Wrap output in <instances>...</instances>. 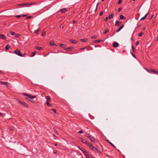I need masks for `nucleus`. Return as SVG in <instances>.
<instances>
[{"label": "nucleus", "mask_w": 158, "mask_h": 158, "mask_svg": "<svg viewBox=\"0 0 158 158\" xmlns=\"http://www.w3.org/2000/svg\"><path fill=\"white\" fill-rule=\"evenodd\" d=\"M14 53L16 55L21 57L23 56L24 55H25L24 54L23 55L20 52V50L18 49L14 51Z\"/></svg>", "instance_id": "nucleus-1"}, {"label": "nucleus", "mask_w": 158, "mask_h": 158, "mask_svg": "<svg viewBox=\"0 0 158 158\" xmlns=\"http://www.w3.org/2000/svg\"><path fill=\"white\" fill-rule=\"evenodd\" d=\"M148 73H154L155 74H157L158 75V71L155 70H154L152 69H148Z\"/></svg>", "instance_id": "nucleus-2"}, {"label": "nucleus", "mask_w": 158, "mask_h": 158, "mask_svg": "<svg viewBox=\"0 0 158 158\" xmlns=\"http://www.w3.org/2000/svg\"><path fill=\"white\" fill-rule=\"evenodd\" d=\"M18 101L19 102V103H20L21 105L25 107H28V105L26 103L24 102H22L19 100H18Z\"/></svg>", "instance_id": "nucleus-3"}, {"label": "nucleus", "mask_w": 158, "mask_h": 158, "mask_svg": "<svg viewBox=\"0 0 158 158\" xmlns=\"http://www.w3.org/2000/svg\"><path fill=\"white\" fill-rule=\"evenodd\" d=\"M79 141H81L82 143H85L86 144H87L88 143V142L85 140L83 139L81 137L79 138Z\"/></svg>", "instance_id": "nucleus-4"}, {"label": "nucleus", "mask_w": 158, "mask_h": 158, "mask_svg": "<svg viewBox=\"0 0 158 158\" xmlns=\"http://www.w3.org/2000/svg\"><path fill=\"white\" fill-rule=\"evenodd\" d=\"M85 155L87 158H93L94 157L92 155L89 154L88 152H87V153Z\"/></svg>", "instance_id": "nucleus-5"}, {"label": "nucleus", "mask_w": 158, "mask_h": 158, "mask_svg": "<svg viewBox=\"0 0 158 158\" xmlns=\"http://www.w3.org/2000/svg\"><path fill=\"white\" fill-rule=\"evenodd\" d=\"M86 145L89 147V148L91 150H92L93 148H94V147L93 144L90 143L88 142Z\"/></svg>", "instance_id": "nucleus-6"}, {"label": "nucleus", "mask_w": 158, "mask_h": 158, "mask_svg": "<svg viewBox=\"0 0 158 158\" xmlns=\"http://www.w3.org/2000/svg\"><path fill=\"white\" fill-rule=\"evenodd\" d=\"M73 48H74L73 47H69L65 48L64 49V50L65 51H70L73 50Z\"/></svg>", "instance_id": "nucleus-7"}, {"label": "nucleus", "mask_w": 158, "mask_h": 158, "mask_svg": "<svg viewBox=\"0 0 158 158\" xmlns=\"http://www.w3.org/2000/svg\"><path fill=\"white\" fill-rule=\"evenodd\" d=\"M0 84L2 85H6L7 86H8V84H9L8 82H6L5 81H0Z\"/></svg>", "instance_id": "nucleus-8"}, {"label": "nucleus", "mask_w": 158, "mask_h": 158, "mask_svg": "<svg viewBox=\"0 0 158 158\" xmlns=\"http://www.w3.org/2000/svg\"><path fill=\"white\" fill-rule=\"evenodd\" d=\"M78 148L85 154L87 153V151H86L85 149H81L79 146H78Z\"/></svg>", "instance_id": "nucleus-9"}, {"label": "nucleus", "mask_w": 158, "mask_h": 158, "mask_svg": "<svg viewBox=\"0 0 158 158\" xmlns=\"http://www.w3.org/2000/svg\"><path fill=\"white\" fill-rule=\"evenodd\" d=\"M118 44L116 42H114L112 44V46L114 48H116L118 47Z\"/></svg>", "instance_id": "nucleus-10"}, {"label": "nucleus", "mask_w": 158, "mask_h": 158, "mask_svg": "<svg viewBox=\"0 0 158 158\" xmlns=\"http://www.w3.org/2000/svg\"><path fill=\"white\" fill-rule=\"evenodd\" d=\"M50 44L51 46H57V45L55 43L54 41L52 40H51L50 41Z\"/></svg>", "instance_id": "nucleus-11"}, {"label": "nucleus", "mask_w": 158, "mask_h": 158, "mask_svg": "<svg viewBox=\"0 0 158 158\" xmlns=\"http://www.w3.org/2000/svg\"><path fill=\"white\" fill-rule=\"evenodd\" d=\"M6 37L3 34H0V39L2 40H6Z\"/></svg>", "instance_id": "nucleus-12"}, {"label": "nucleus", "mask_w": 158, "mask_h": 158, "mask_svg": "<svg viewBox=\"0 0 158 158\" xmlns=\"http://www.w3.org/2000/svg\"><path fill=\"white\" fill-rule=\"evenodd\" d=\"M60 10L61 13H64L67 11V10L65 8H64L60 9Z\"/></svg>", "instance_id": "nucleus-13"}, {"label": "nucleus", "mask_w": 158, "mask_h": 158, "mask_svg": "<svg viewBox=\"0 0 158 158\" xmlns=\"http://www.w3.org/2000/svg\"><path fill=\"white\" fill-rule=\"evenodd\" d=\"M124 25H123L119 28L117 29L116 30V32H119L124 27Z\"/></svg>", "instance_id": "nucleus-14"}, {"label": "nucleus", "mask_w": 158, "mask_h": 158, "mask_svg": "<svg viewBox=\"0 0 158 158\" xmlns=\"http://www.w3.org/2000/svg\"><path fill=\"white\" fill-rule=\"evenodd\" d=\"M121 23L118 21L116 20L115 22V25L116 26H118L120 25Z\"/></svg>", "instance_id": "nucleus-15"}, {"label": "nucleus", "mask_w": 158, "mask_h": 158, "mask_svg": "<svg viewBox=\"0 0 158 158\" xmlns=\"http://www.w3.org/2000/svg\"><path fill=\"white\" fill-rule=\"evenodd\" d=\"M89 139L92 142H94L95 141V139L93 137L91 136L89 138Z\"/></svg>", "instance_id": "nucleus-16"}, {"label": "nucleus", "mask_w": 158, "mask_h": 158, "mask_svg": "<svg viewBox=\"0 0 158 158\" xmlns=\"http://www.w3.org/2000/svg\"><path fill=\"white\" fill-rule=\"evenodd\" d=\"M102 41L103 40H95L93 41V43H97L102 42Z\"/></svg>", "instance_id": "nucleus-17"}, {"label": "nucleus", "mask_w": 158, "mask_h": 158, "mask_svg": "<svg viewBox=\"0 0 158 158\" xmlns=\"http://www.w3.org/2000/svg\"><path fill=\"white\" fill-rule=\"evenodd\" d=\"M59 46L62 48H64L67 46V45L66 44H59Z\"/></svg>", "instance_id": "nucleus-18"}, {"label": "nucleus", "mask_w": 158, "mask_h": 158, "mask_svg": "<svg viewBox=\"0 0 158 158\" xmlns=\"http://www.w3.org/2000/svg\"><path fill=\"white\" fill-rule=\"evenodd\" d=\"M114 13H112L110 15H109V16H108V18L109 19H112V18L114 16Z\"/></svg>", "instance_id": "nucleus-19"}, {"label": "nucleus", "mask_w": 158, "mask_h": 158, "mask_svg": "<svg viewBox=\"0 0 158 158\" xmlns=\"http://www.w3.org/2000/svg\"><path fill=\"white\" fill-rule=\"evenodd\" d=\"M87 39L86 38H84L80 39V40L83 42H85L87 41Z\"/></svg>", "instance_id": "nucleus-20"}, {"label": "nucleus", "mask_w": 158, "mask_h": 158, "mask_svg": "<svg viewBox=\"0 0 158 158\" xmlns=\"http://www.w3.org/2000/svg\"><path fill=\"white\" fill-rule=\"evenodd\" d=\"M10 47V46L9 44H7L5 46V49L6 50H8Z\"/></svg>", "instance_id": "nucleus-21"}, {"label": "nucleus", "mask_w": 158, "mask_h": 158, "mask_svg": "<svg viewBox=\"0 0 158 158\" xmlns=\"http://www.w3.org/2000/svg\"><path fill=\"white\" fill-rule=\"evenodd\" d=\"M106 141L109 143L110 144V145H112L113 147H114V148H116V147L113 144H112L111 142H110L107 139L106 140Z\"/></svg>", "instance_id": "nucleus-22"}, {"label": "nucleus", "mask_w": 158, "mask_h": 158, "mask_svg": "<svg viewBox=\"0 0 158 158\" xmlns=\"http://www.w3.org/2000/svg\"><path fill=\"white\" fill-rule=\"evenodd\" d=\"M45 98H46V99H47L46 101H48V102H50V98L49 96H45Z\"/></svg>", "instance_id": "nucleus-23"}, {"label": "nucleus", "mask_w": 158, "mask_h": 158, "mask_svg": "<svg viewBox=\"0 0 158 158\" xmlns=\"http://www.w3.org/2000/svg\"><path fill=\"white\" fill-rule=\"evenodd\" d=\"M70 42L73 44H76L77 43V41L76 40H70Z\"/></svg>", "instance_id": "nucleus-24"}, {"label": "nucleus", "mask_w": 158, "mask_h": 158, "mask_svg": "<svg viewBox=\"0 0 158 158\" xmlns=\"http://www.w3.org/2000/svg\"><path fill=\"white\" fill-rule=\"evenodd\" d=\"M120 19H121L123 20L125 19V17L123 15H120Z\"/></svg>", "instance_id": "nucleus-25"}, {"label": "nucleus", "mask_w": 158, "mask_h": 158, "mask_svg": "<svg viewBox=\"0 0 158 158\" xmlns=\"http://www.w3.org/2000/svg\"><path fill=\"white\" fill-rule=\"evenodd\" d=\"M85 136L88 138L89 139V138H90V137L91 136V135H90L89 134H88V133H86V134L85 135Z\"/></svg>", "instance_id": "nucleus-26"}, {"label": "nucleus", "mask_w": 158, "mask_h": 158, "mask_svg": "<svg viewBox=\"0 0 158 158\" xmlns=\"http://www.w3.org/2000/svg\"><path fill=\"white\" fill-rule=\"evenodd\" d=\"M36 49L40 51L42 49V48L36 46Z\"/></svg>", "instance_id": "nucleus-27"}, {"label": "nucleus", "mask_w": 158, "mask_h": 158, "mask_svg": "<svg viewBox=\"0 0 158 158\" xmlns=\"http://www.w3.org/2000/svg\"><path fill=\"white\" fill-rule=\"evenodd\" d=\"M109 29H105V30L104 32H103V34H106L108 32H109Z\"/></svg>", "instance_id": "nucleus-28"}, {"label": "nucleus", "mask_w": 158, "mask_h": 158, "mask_svg": "<svg viewBox=\"0 0 158 158\" xmlns=\"http://www.w3.org/2000/svg\"><path fill=\"white\" fill-rule=\"evenodd\" d=\"M36 98V96H30L29 95V97H28V98L29 99V98L31 99H33L35 98Z\"/></svg>", "instance_id": "nucleus-29"}, {"label": "nucleus", "mask_w": 158, "mask_h": 158, "mask_svg": "<svg viewBox=\"0 0 158 158\" xmlns=\"http://www.w3.org/2000/svg\"><path fill=\"white\" fill-rule=\"evenodd\" d=\"M50 102H48V101H46V103L47 106L48 107H51L52 106V105L50 104L49 103Z\"/></svg>", "instance_id": "nucleus-30"}, {"label": "nucleus", "mask_w": 158, "mask_h": 158, "mask_svg": "<svg viewBox=\"0 0 158 158\" xmlns=\"http://www.w3.org/2000/svg\"><path fill=\"white\" fill-rule=\"evenodd\" d=\"M21 36L19 34H15V37L16 38H19Z\"/></svg>", "instance_id": "nucleus-31"}, {"label": "nucleus", "mask_w": 158, "mask_h": 158, "mask_svg": "<svg viewBox=\"0 0 158 158\" xmlns=\"http://www.w3.org/2000/svg\"><path fill=\"white\" fill-rule=\"evenodd\" d=\"M20 5L21 6H28V3H22V4H20Z\"/></svg>", "instance_id": "nucleus-32"}, {"label": "nucleus", "mask_w": 158, "mask_h": 158, "mask_svg": "<svg viewBox=\"0 0 158 158\" xmlns=\"http://www.w3.org/2000/svg\"><path fill=\"white\" fill-rule=\"evenodd\" d=\"M143 34V32H141L139 33L138 34V36L139 37H140L142 36Z\"/></svg>", "instance_id": "nucleus-33"}, {"label": "nucleus", "mask_w": 158, "mask_h": 158, "mask_svg": "<svg viewBox=\"0 0 158 158\" xmlns=\"http://www.w3.org/2000/svg\"><path fill=\"white\" fill-rule=\"evenodd\" d=\"M39 31H40V29H38L36 30L35 31V33L36 34H38Z\"/></svg>", "instance_id": "nucleus-34"}, {"label": "nucleus", "mask_w": 158, "mask_h": 158, "mask_svg": "<svg viewBox=\"0 0 158 158\" xmlns=\"http://www.w3.org/2000/svg\"><path fill=\"white\" fill-rule=\"evenodd\" d=\"M35 4V2H31L28 3V6H31V5H33V4Z\"/></svg>", "instance_id": "nucleus-35"}, {"label": "nucleus", "mask_w": 158, "mask_h": 158, "mask_svg": "<svg viewBox=\"0 0 158 158\" xmlns=\"http://www.w3.org/2000/svg\"><path fill=\"white\" fill-rule=\"evenodd\" d=\"M96 151L98 152L99 153H101V152L100 151V148H97V150Z\"/></svg>", "instance_id": "nucleus-36"}, {"label": "nucleus", "mask_w": 158, "mask_h": 158, "mask_svg": "<svg viewBox=\"0 0 158 158\" xmlns=\"http://www.w3.org/2000/svg\"><path fill=\"white\" fill-rule=\"evenodd\" d=\"M32 17V16H29L27 17L26 18V19H30Z\"/></svg>", "instance_id": "nucleus-37"}, {"label": "nucleus", "mask_w": 158, "mask_h": 158, "mask_svg": "<svg viewBox=\"0 0 158 158\" xmlns=\"http://www.w3.org/2000/svg\"><path fill=\"white\" fill-rule=\"evenodd\" d=\"M23 94L24 95H25L27 96H28V97H29V95H30L29 94L27 93H23Z\"/></svg>", "instance_id": "nucleus-38"}, {"label": "nucleus", "mask_w": 158, "mask_h": 158, "mask_svg": "<svg viewBox=\"0 0 158 158\" xmlns=\"http://www.w3.org/2000/svg\"><path fill=\"white\" fill-rule=\"evenodd\" d=\"M122 0H119L118 2V4L119 5L120 4L122 3Z\"/></svg>", "instance_id": "nucleus-39"}, {"label": "nucleus", "mask_w": 158, "mask_h": 158, "mask_svg": "<svg viewBox=\"0 0 158 158\" xmlns=\"http://www.w3.org/2000/svg\"><path fill=\"white\" fill-rule=\"evenodd\" d=\"M131 48L133 52H134L135 51V50L134 47V46L133 45L131 46Z\"/></svg>", "instance_id": "nucleus-40"}, {"label": "nucleus", "mask_w": 158, "mask_h": 158, "mask_svg": "<svg viewBox=\"0 0 158 158\" xmlns=\"http://www.w3.org/2000/svg\"><path fill=\"white\" fill-rule=\"evenodd\" d=\"M94 152H95V151H97V148L94 147V148H93L92 149Z\"/></svg>", "instance_id": "nucleus-41"}, {"label": "nucleus", "mask_w": 158, "mask_h": 158, "mask_svg": "<svg viewBox=\"0 0 158 158\" xmlns=\"http://www.w3.org/2000/svg\"><path fill=\"white\" fill-rule=\"evenodd\" d=\"M10 34L11 35H15V33L14 32H13V31H10Z\"/></svg>", "instance_id": "nucleus-42"}, {"label": "nucleus", "mask_w": 158, "mask_h": 158, "mask_svg": "<svg viewBox=\"0 0 158 158\" xmlns=\"http://www.w3.org/2000/svg\"><path fill=\"white\" fill-rule=\"evenodd\" d=\"M15 17H16V18H19L21 17H22V15H16L15 16Z\"/></svg>", "instance_id": "nucleus-43"}, {"label": "nucleus", "mask_w": 158, "mask_h": 158, "mask_svg": "<svg viewBox=\"0 0 158 158\" xmlns=\"http://www.w3.org/2000/svg\"><path fill=\"white\" fill-rule=\"evenodd\" d=\"M52 111H53L55 113H56V111L55 109H51Z\"/></svg>", "instance_id": "nucleus-44"}, {"label": "nucleus", "mask_w": 158, "mask_h": 158, "mask_svg": "<svg viewBox=\"0 0 158 158\" xmlns=\"http://www.w3.org/2000/svg\"><path fill=\"white\" fill-rule=\"evenodd\" d=\"M154 40L155 41H158V35L155 38Z\"/></svg>", "instance_id": "nucleus-45"}, {"label": "nucleus", "mask_w": 158, "mask_h": 158, "mask_svg": "<svg viewBox=\"0 0 158 158\" xmlns=\"http://www.w3.org/2000/svg\"><path fill=\"white\" fill-rule=\"evenodd\" d=\"M35 55V52H33L32 53V55H31L30 56L31 57H33V56H34Z\"/></svg>", "instance_id": "nucleus-46"}, {"label": "nucleus", "mask_w": 158, "mask_h": 158, "mask_svg": "<svg viewBox=\"0 0 158 158\" xmlns=\"http://www.w3.org/2000/svg\"><path fill=\"white\" fill-rule=\"evenodd\" d=\"M103 11H101L99 13V15L100 16H102L103 14Z\"/></svg>", "instance_id": "nucleus-47"}, {"label": "nucleus", "mask_w": 158, "mask_h": 158, "mask_svg": "<svg viewBox=\"0 0 158 158\" xmlns=\"http://www.w3.org/2000/svg\"><path fill=\"white\" fill-rule=\"evenodd\" d=\"M45 35H46V32H43L42 34V35L43 36H44Z\"/></svg>", "instance_id": "nucleus-48"}, {"label": "nucleus", "mask_w": 158, "mask_h": 158, "mask_svg": "<svg viewBox=\"0 0 158 158\" xmlns=\"http://www.w3.org/2000/svg\"><path fill=\"white\" fill-rule=\"evenodd\" d=\"M122 10V8H119L118 9V12H120Z\"/></svg>", "instance_id": "nucleus-49"}, {"label": "nucleus", "mask_w": 158, "mask_h": 158, "mask_svg": "<svg viewBox=\"0 0 158 158\" xmlns=\"http://www.w3.org/2000/svg\"><path fill=\"white\" fill-rule=\"evenodd\" d=\"M108 19V17H106L104 19V20L105 21H106Z\"/></svg>", "instance_id": "nucleus-50"}, {"label": "nucleus", "mask_w": 158, "mask_h": 158, "mask_svg": "<svg viewBox=\"0 0 158 158\" xmlns=\"http://www.w3.org/2000/svg\"><path fill=\"white\" fill-rule=\"evenodd\" d=\"M139 41H137L136 42V43H135V45H137L139 44Z\"/></svg>", "instance_id": "nucleus-51"}, {"label": "nucleus", "mask_w": 158, "mask_h": 158, "mask_svg": "<svg viewBox=\"0 0 158 158\" xmlns=\"http://www.w3.org/2000/svg\"><path fill=\"white\" fill-rule=\"evenodd\" d=\"M146 18V17H144H144H142L140 19L141 20H144V19H145Z\"/></svg>", "instance_id": "nucleus-52"}, {"label": "nucleus", "mask_w": 158, "mask_h": 158, "mask_svg": "<svg viewBox=\"0 0 158 158\" xmlns=\"http://www.w3.org/2000/svg\"><path fill=\"white\" fill-rule=\"evenodd\" d=\"M153 16H154V15H153L151 16V17H150V18L149 19V20H150V19H152L153 18Z\"/></svg>", "instance_id": "nucleus-53"}, {"label": "nucleus", "mask_w": 158, "mask_h": 158, "mask_svg": "<svg viewBox=\"0 0 158 158\" xmlns=\"http://www.w3.org/2000/svg\"><path fill=\"white\" fill-rule=\"evenodd\" d=\"M96 37L95 36H92L91 37V38L92 39H95L96 38Z\"/></svg>", "instance_id": "nucleus-54"}, {"label": "nucleus", "mask_w": 158, "mask_h": 158, "mask_svg": "<svg viewBox=\"0 0 158 158\" xmlns=\"http://www.w3.org/2000/svg\"><path fill=\"white\" fill-rule=\"evenodd\" d=\"M131 54H132V55L135 58H136V57H135V55L132 52H131Z\"/></svg>", "instance_id": "nucleus-55"}, {"label": "nucleus", "mask_w": 158, "mask_h": 158, "mask_svg": "<svg viewBox=\"0 0 158 158\" xmlns=\"http://www.w3.org/2000/svg\"><path fill=\"white\" fill-rule=\"evenodd\" d=\"M77 21H75V20H74L73 21V24H76L77 23Z\"/></svg>", "instance_id": "nucleus-56"}, {"label": "nucleus", "mask_w": 158, "mask_h": 158, "mask_svg": "<svg viewBox=\"0 0 158 158\" xmlns=\"http://www.w3.org/2000/svg\"><path fill=\"white\" fill-rule=\"evenodd\" d=\"M56 153H57V151H56L55 150L53 151V153L54 154H56Z\"/></svg>", "instance_id": "nucleus-57"}, {"label": "nucleus", "mask_w": 158, "mask_h": 158, "mask_svg": "<svg viewBox=\"0 0 158 158\" xmlns=\"http://www.w3.org/2000/svg\"><path fill=\"white\" fill-rule=\"evenodd\" d=\"M149 14V13L148 12L146 15H145L144 16V17H145L146 18V17Z\"/></svg>", "instance_id": "nucleus-58"}, {"label": "nucleus", "mask_w": 158, "mask_h": 158, "mask_svg": "<svg viewBox=\"0 0 158 158\" xmlns=\"http://www.w3.org/2000/svg\"><path fill=\"white\" fill-rule=\"evenodd\" d=\"M83 132L82 131H80L78 132V133H83Z\"/></svg>", "instance_id": "nucleus-59"}, {"label": "nucleus", "mask_w": 158, "mask_h": 158, "mask_svg": "<svg viewBox=\"0 0 158 158\" xmlns=\"http://www.w3.org/2000/svg\"><path fill=\"white\" fill-rule=\"evenodd\" d=\"M85 48V47L84 48H80V50H84Z\"/></svg>", "instance_id": "nucleus-60"}, {"label": "nucleus", "mask_w": 158, "mask_h": 158, "mask_svg": "<svg viewBox=\"0 0 158 158\" xmlns=\"http://www.w3.org/2000/svg\"><path fill=\"white\" fill-rule=\"evenodd\" d=\"M144 69L146 70L147 72L148 71V69L146 68H144Z\"/></svg>", "instance_id": "nucleus-61"}, {"label": "nucleus", "mask_w": 158, "mask_h": 158, "mask_svg": "<svg viewBox=\"0 0 158 158\" xmlns=\"http://www.w3.org/2000/svg\"><path fill=\"white\" fill-rule=\"evenodd\" d=\"M27 16V15H22V17H26Z\"/></svg>", "instance_id": "nucleus-62"}, {"label": "nucleus", "mask_w": 158, "mask_h": 158, "mask_svg": "<svg viewBox=\"0 0 158 158\" xmlns=\"http://www.w3.org/2000/svg\"><path fill=\"white\" fill-rule=\"evenodd\" d=\"M28 100L30 101L31 102H32V101H31V100L30 99H29V98H28Z\"/></svg>", "instance_id": "nucleus-63"}, {"label": "nucleus", "mask_w": 158, "mask_h": 158, "mask_svg": "<svg viewBox=\"0 0 158 158\" xmlns=\"http://www.w3.org/2000/svg\"><path fill=\"white\" fill-rule=\"evenodd\" d=\"M60 27H61V28H63V26H61V25H60Z\"/></svg>", "instance_id": "nucleus-64"}]
</instances>
